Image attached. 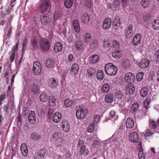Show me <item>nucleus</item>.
<instances>
[{"label":"nucleus","mask_w":159,"mask_h":159,"mask_svg":"<svg viewBox=\"0 0 159 159\" xmlns=\"http://www.w3.org/2000/svg\"><path fill=\"white\" fill-rule=\"evenodd\" d=\"M105 71L107 75L111 76L116 75L117 71L116 66L112 63H109L107 64L105 66Z\"/></svg>","instance_id":"f257e3e1"},{"label":"nucleus","mask_w":159,"mask_h":159,"mask_svg":"<svg viewBox=\"0 0 159 159\" xmlns=\"http://www.w3.org/2000/svg\"><path fill=\"white\" fill-rule=\"evenodd\" d=\"M51 139V141L55 142L57 147H60L62 144V138H61V134L57 132H55L52 134Z\"/></svg>","instance_id":"f03ea898"},{"label":"nucleus","mask_w":159,"mask_h":159,"mask_svg":"<svg viewBox=\"0 0 159 159\" xmlns=\"http://www.w3.org/2000/svg\"><path fill=\"white\" fill-rule=\"evenodd\" d=\"M87 112L86 108L82 107L80 106L76 108V117L79 119H83L85 117Z\"/></svg>","instance_id":"7ed1b4c3"},{"label":"nucleus","mask_w":159,"mask_h":159,"mask_svg":"<svg viewBox=\"0 0 159 159\" xmlns=\"http://www.w3.org/2000/svg\"><path fill=\"white\" fill-rule=\"evenodd\" d=\"M42 70L41 65L39 61H36L34 62L32 72L34 75H39L41 74Z\"/></svg>","instance_id":"20e7f679"},{"label":"nucleus","mask_w":159,"mask_h":159,"mask_svg":"<svg viewBox=\"0 0 159 159\" xmlns=\"http://www.w3.org/2000/svg\"><path fill=\"white\" fill-rule=\"evenodd\" d=\"M39 44L42 50L47 51L48 49L49 44L48 40L47 39L41 38L39 40Z\"/></svg>","instance_id":"39448f33"},{"label":"nucleus","mask_w":159,"mask_h":159,"mask_svg":"<svg viewBox=\"0 0 159 159\" xmlns=\"http://www.w3.org/2000/svg\"><path fill=\"white\" fill-rule=\"evenodd\" d=\"M50 3V0H44L42 1L40 5V10L42 12L47 11Z\"/></svg>","instance_id":"423d86ee"},{"label":"nucleus","mask_w":159,"mask_h":159,"mask_svg":"<svg viewBox=\"0 0 159 159\" xmlns=\"http://www.w3.org/2000/svg\"><path fill=\"white\" fill-rule=\"evenodd\" d=\"M125 79L127 84L134 83L135 80V75L131 72L127 73L125 75Z\"/></svg>","instance_id":"0eeeda50"},{"label":"nucleus","mask_w":159,"mask_h":159,"mask_svg":"<svg viewBox=\"0 0 159 159\" xmlns=\"http://www.w3.org/2000/svg\"><path fill=\"white\" fill-rule=\"evenodd\" d=\"M29 90L33 93L36 94L39 92V89L37 85L33 82H31L28 85Z\"/></svg>","instance_id":"6e6552de"},{"label":"nucleus","mask_w":159,"mask_h":159,"mask_svg":"<svg viewBox=\"0 0 159 159\" xmlns=\"http://www.w3.org/2000/svg\"><path fill=\"white\" fill-rule=\"evenodd\" d=\"M135 90L134 83L128 84L126 85L125 93L127 95L132 94Z\"/></svg>","instance_id":"1a4fd4ad"},{"label":"nucleus","mask_w":159,"mask_h":159,"mask_svg":"<svg viewBox=\"0 0 159 159\" xmlns=\"http://www.w3.org/2000/svg\"><path fill=\"white\" fill-rule=\"evenodd\" d=\"M111 19L107 18L105 19L103 21L102 27L103 29L106 30L109 29L111 25Z\"/></svg>","instance_id":"9d476101"},{"label":"nucleus","mask_w":159,"mask_h":159,"mask_svg":"<svg viewBox=\"0 0 159 159\" xmlns=\"http://www.w3.org/2000/svg\"><path fill=\"white\" fill-rule=\"evenodd\" d=\"M141 34L138 33L135 35L134 37L132 43L134 46H137L140 43L141 38Z\"/></svg>","instance_id":"9b49d317"},{"label":"nucleus","mask_w":159,"mask_h":159,"mask_svg":"<svg viewBox=\"0 0 159 159\" xmlns=\"http://www.w3.org/2000/svg\"><path fill=\"white\" fill-rule=\"evenodd\" d=\"M139 138L138 133L136 132H132L130 134L129 139L132 142H137L138 141Z\"/></svg>","instance_id":"f8f14e48"},{"label":"nucleus","mask_w":159,"mask_h":159,"mask_svg":"<svg viewBox=\"0 0 159 159\" xmlns=\"http://www.w3.org/2000/svg\"><path fill=\"white\" fill-rule=\"evenodd\" d=\"M122 22L120 20V18L119 17H116L113 23V27L115 30H117L121 26Z\"/></svg>","instance_id":"ddd939ff"},{"label":"nucleus","mask_w":159,"mask_h":159,"mask_svg":"<svg viewBox=\"0 0 159 159\" xmlns=\"http://www.w3.org/2000/svg\"><path fill=\"white\" fill-rule=\"evenodd\" d=\"M132 28V25H129L128 28L126 29L125 32V35L126 38L127 39H129L133 35V32Z\"/></svg>","instance_id":"4468645a"},{"label":"nucleus","mask_w":159,"mask_h":159,"mask_svg":"<svg viewBox=\"0 0 159 159\" xmlns=\"http://www.w3.org/2000/svg\"><path fill=\"white\" fill-rule=\"evenodd\" d=\"M79 70V67L76 64H73L71 66L70 72L71 75L75 76L78 73Z\"/></svg>","instance_id":"2eb2a0df"},{"label":"nucleus","mask_w":159,"mask_h":159,"mask_svg":"<svg viewBox=\"0 0 159 159\" xmlns=\"http://www.w3.org/2000/svg\"><path fill=\"white\" fill-rule=\"evenodd\" d=\"M30 138L34 141H38L42 138V136L39 133L34 132L30 134Z\"/></svg>","instance_id":"dca6fc26"},{"label":"nucleus","mask_w":159,"mask_h":159,"mask_svg":"<svg viewBox=\"0 0 159 159\" xmlns=\"http://www.w3.org/2000/svg\"><path fill=\"white\" fill-rule=\"evenodd\" d=\"M61 127L65 132H68L70 129V126L68 121L66 120H64L61 121Z\"/></svg>","instance_id":"f3484780"},{"label":"nucleus","mask_w":159,"mask_h":159,"mask_svg":"<svg viewBox=\"0 0 159 159\" xmlns=\"http://www.w3.org/2000/svg\"><path fill=\"white\" fill-rule=\"evenodd\" d=\"M28 120L29 122L31 124H34L35 123L36 119L34 111H30L28 117Z\"/></svg>","instance_id":"a211bd4d"},{"label":"nucleus","mask_w":159,"mask_h":159,"mask_svg":"<svg viewBox=\"0 0 159 159\" xmlns=\"http://www.w3.org/2000/svg\"><path fill=\"white\" fill-rule=\"evenodd\" d=\"M20 151L22 155L26 156L28 153V149L27 145L25 143H22L20 147Z\"/></svg>","instance_id":"6ab92c4d"},{"label":"nucleus","mask_w":159,"mask_h":159,"mask_svg":"<svg viewBox=\"0 0 159 159\" xmlns=\"http://www.w3.org/2000/svg\"><path fill=\"white\" fill-rule=\"evenodd\" d=\"M64 105L67 107H70L74 105L75 104V102L74 100H70L69 99H66L64 102Z\"/></svg>","instance_id":"aec40b11"},{"label":"nucleus","mask_w":159,"mask_h":159,"mask_svg":"<svg viewBox=\"0 0 159 159\" xmlns=\"http://www.w3.org/2000/svg\"><path fill=\"white\" fill-rule=\"evenodd\" d=\"M126 125L128 128H132L134 125V122L133 119L130 118H128L126 120Z\"/></svg>","instance_id":"412c9836"},{"label":"nucleus","mask_w":159,"mask_h":159,"mask_svg":"<svg viewBox=\"0 0 159 159\" xmlns=\"http://www.w3.org/2000/svg\"><path fill=\"white\" fill-rule=\"evenodd\" d=\"M61 117V114L59 112H56L53 116L52 118L53 121L55 123H58L60 121Z\"/></svg>","instance_id":"4be33fe9"},{"label":"nucleus","mask_w":159,"mask_h":159,"mask_svg":"<svg viewBox=\"0 0 159 159\" xmlns=\"http://www.w3.org/2000/svg\"><path fill=\"white\" fill-rule=\"evenodd\" d=\"M46 152V150L45 149H42L39 151L36 155V159H40L43 158Z\"/></svg>","instance_id":"5701e85b"},{"label":"nucleus","mask_w":159,"mask_h":159,"mask_svg":"<svg viewBox=\"0 0 159 159\" xmlns=\"http://www.w3.org/2000/svg\"><path fill=\"white\" fill-rule=\"evenodd\" d=\"M62 46L61 43L60 42L56 43L54 45V50L56 52H57L62 50Z\"/></svg>","instance_id":"b1692460"},{"label":"nucleus","mask_w":159,"mask_h":159,"mask_svg":"<svg viewBox=\"0 0 159 159\" xmlns=\"http://www.w3.org/2000/svg\"><path fill=\"white\" fill-rule=\"evenodd\" d=\"M115 98L118 101L120 100L124 97L123 92L121 90H117L115 93Z\"/></svg>","instance_id":"393cba45"},{"label":"nucleus","mask_w":159,"mask_h":159,"mask_svg":"<svg viewBox=\"0 0 159 159\" xmlns=\"http://www.w3.org/2000/svg\"><path fill=\"white\" fill-rule=\"evenodd\" d=\"M83 38L84 43H88L91 41V37L90 34L86 33L84 34Z\"/></svg>","instance_id":"a878e982"},{"label":"nucleus","mask_w":159,"mask_h":159,"mask_svg":"<svg viewBox=\"0 0 159 159\" xmlns=\"http://www.w3.org/2000/svg\"><path fill=\"white\" fill-rule=\"evenodd\" d=\"M81 20L84 24L87 23L89 20V18L87 13L82 14L81 16Z\"/></svg>","instance_id":"bb28decb"},{"label":"nucleus","mask_w":159,"mask_h":159,"mask_svg":"<svg viewBox=\"0 0 159 159\" xmlns=\"http://www.w3.org/2000/svg\"><path fill=\"white\" fill-rule=\"evenodd\" d=\"M89 150L87 148H86L85 146L82 145L80 149L79 153L81 155H86L89 153Z\"/></svg>","instance_id":"cd10ccee"},{"label":"nucleus","mask_w":159,"mask_h":159,"mask_svg":"<svg viewBox=\"0 0 159 159\" xmlns=\"http://www.w3.org/2000/svg\"><path fill=\"white\" fill-rule=\"evenodd\" d=\"M149 90L148 88L146 87L142 88L140 92L141 96L143 97L146 96L148 95Z\"/></svg>","instance_id":"c85d7f7f"},{"label":"nucleus","mask_w":159,"mask_h":159,"mask_svg":"<svg viewBox=\"0 0 159 159\" xmlns=\"http://www.w3.org/2000/svg\"><path fill=\"white\" fill-rule=\"evenodd\" d=\"M73 25L75 31L79 33L80 31V29L78 21L76 20H74L72 21Z\"/></svg>","instance_id":"c756f323"},{"label":"nucleus","mask_w":159,"mask_h":159,"mask_svg":"<svg viewBox=\"0 0 159 159\" xmlns=\"http://www.w3.org/2000/svg\"><path fill=\"white\" fill-rule=\"evenodd\" d=\"M75 48L78 51H81L83 49L84 44L81 41H76L75 43Z\"/></svg>","instance_id":"7c9ffc66"},{"label":"nucleus","mask_w":159,"mask_h":159,"mask_svg":"<svg viewBox=\"0 0 159 159\" xmlns=\"http://www.w3.org/2000/svg\"><path fill=\"white\" fill-rule=\"evenodd\" d=\"M149 61L148 60L144 59L140 63V66L143 68H146L149 65Z\"/></svg>","instance_id":"2f4dec72"},{"label":"nucleus","mask_w":159,"mask_h":159,"mask_svg":"<svg viewBox=\"0 0 159 159\" xmlns=\"http://www.w3.org/2000/svg\"><path fill=\"white\" fill-rule=\"evenodd\" d=\"M150 4V0H142L140 3L141 6L144 8L148 7Z\"/></svg>","instance_id":"473e14b6"},{"label":"nucleus","mask_w":159,"mask_h":159,"mask_svg":"<svg viewBox=\"0 0 159 159\" xmlns=\"http://www.w3.org/2000/svg\"><path fill=\"white\" fill-rule=\"evenodd\" d=\"M112 56L113 58L116 59H119L122 56L121 52L118 50L114 51L112 54Z\"/></svg>","instance_id":"72a5a7b5"},{"label":"nucleus","mask_w":159,"mask_h":159,"mask_svg":"<svg viewBox=\"0 0 159 159\" xmlns=\"http://www.w3.org/2000/svg\"><path fill=\"white\" fill-rule=\"evenodd\" d=\"M40 100L43 102H45L47 101H48V102H50V98L47 96L46 94L44 93H42L40 96Z\"/></svg>","instance_id":"f704fd0d"},{"label":"nucleus","mask_w":159,"mask_h":159,"mask_svg":"<svg viewBox=\"0 0 159 159\" xmlns=\"http://www.w3.org/2000/svg\"><path fill=\"white\" fill-rule=\"evenodd\" d=\"M91 59L90 61L93 64H95L97 63L99 60V57L98 55L94 54L92 55L90 57Z\"/></svg>","instance_id":"c9c22d12"},{"label":"nucleus","mask_w":159,"mask_h":159,"mask_svg":"<svg viewBox=\"0 0 159 159\" xmlns=\"http://www.w3.org/2000/svg\"><path fill=\"white\" fill-rule=\"evenodd\" d=\"M153 27L155 30L159 29V17L156 18L153 21Z\"/></svg>","instance_id":"e433bc0d"},{"label":"nucleus","mask_w":159,"mask_h":159,"mask_svg":"<svg viewBox=\"0 0 159 159\" xmlns=\"http://www.w3.org/2000/svg\"><path fill=\"white\" fill-rule=\"evenodd\" d=\"M96 77L97 79L100 81L103 80V74L102 70H99L98 71Z\"/></svg>","instance_id":"4c0bfd02"},{"label":"nucleus","mask_w":159,"mask_h":159,"mask_svg":"<svg viewBox=\"0 0 159 159\" xmlns=\"http://www.w3.org/2000/svg\"><path fill=\"white\" fill-rule=\"evenodd\" d=\"M73 0H65L64 4L65 7L67 8H70L73 4Z\"/></svg>","instance_id":"58836bf2"},{"label":"nucleus","mask_w":159,"mask_h":159,"mask_svg":"<svg viewBox=\"0 0 159 159\" xmlns=\"http://www.w3.org/2000/svg\"><path fill=\"white\" fill-rule=\"evenodd\" d=\"M105 98L106 102L108 103H111L113 101V96L111 94L107 95Z\"/></svg>","instance_id":"ea45409f"},{"label":"nucleus","mask_w":159,"mask_h":159,"mask_svg":"<svg viewBox=\"0 0 159 159\" xmlns=\"http://www.w3.org/2000/svg\"><path fill=\"white\" fill-rule=\"evenodd\" d=\"M50 109H49L48 110H47L45 108L43 107L41 110V115H43V116H44L45 114L46 113L48 112V116H47V120H48L50 119V113H49Z\"/></svg>","instance_id":"a19ab883"},{"label":"nucleus","mask_w":159,"mask_h":159,"mask_svg":"<svg viewBox=\"0 0 159 159\" xmlns=\"http://www.w3.org/2000/svg\"><path fill=\"white\" fill-rule=\"evenodd\" d=\"M130 61L128 59H124L123 63V67L125 69L129 68L130 66Z\"/></svg>","instance_id":"79ce46f5"},{"label":"nucleus","mask_w":159,"mask_h":159,"mask_svg":"<svg viewBox=\"0 0 159 159\" xmlns=\"http://www.w3.org/2000/svg\"><path fill=\"white\" fill-rule=\"evenodd\" d=\"M109 89V85L107 84H105L102 86V91L104 93H106L108 91Z\"/></svg>","instance_id":"37998d69"},{"label":"nucleus","mask_w":159,"mask_h":159,"mask_svg":"<svg viewBox=\"0 0 159 159\" xmlns=\"http://www.w3.org/2000/svg\"><path fill=\"white\" fill-rule=\"evenodd\" d=\"M139 105L138 102H135L131 106V109L133 112H136L138 111Z\"/></svg>","instance_id":"c03bdc74"},{"label":"nucleus","mask_w":159,"mask_h":159,"mask_svg":"<svg viewBox=\"0 0 159 159\" xmlns=\"http://www.w3.org/2000/svg\"><path fill=\"white\" fill-rule=\"evenodd\" d=\"M82 2H83L85 5L88 8L91 7L92 5L91 0H82Z\"/></svg>","instance_id":"a18cd8bd"},{"label":"nucleus","mask_w":159,"mask_h":159,"mask_svg":"<svg viewBox=\"0 0 159 159\" xmlns=\"http://www.w3.org/2000/svg\"><path fill=\"white\" fill-rule=\"evenodd\" d=\"M144 73L143 72L138 73L136 75V79L138 81H140L143 79Z\"/></svg>","instance_id":"49530a36"},{"label":"nucleus","mask_w":159,"mask_h":159,"mask_svg":"<svg viewBox=\"0 0 159 159\" xmlns=\"http://www.w3.org/2000/svg\"><path fill=\"white\" fill-rule=\"evenodd\" d=\"M56 99L53 96H50V106L54 107L56 104Z\"/></svg>","instance_id":"de8ad7c7"},{"label":"nucleus","mask_w":159,"mask_h":159,"mask_svg":"<svg viewBox=\"0 0 159 159\" xmlns=\"http://www.w3.org/2000/svg\"><path fill=\"white\" fill-rule=\"evenodd\" d=\"M138 156L140 159H145V154L144 153L142 148H141L140 150H139L138 154Z\"/></svg>","instance_id":"09e8293b"},{"label":"nucleus","mask_w":159,"mask_h":159,"mask_svg":"<svg viewBox=\"0 0 159 159\" xmlns=\"http://www.w3.org/2000/svg\"><path fill=\"white\" fill-rule=\"evenodd\" d=\"M95 71L94 69L92 67L89 68L87 71V73L90 76H92L94 75Z\"/></svg>","instance_id":"8fccbe9b"},{"label":"nucleus","mask_w":159,"mask_h":159,"mask_svg":"<svg viewBox=\"0 0 159 159\" xmlns=\"http://www.w3.org/2000/svg\"><path fill=\"white\" fill-rule=\"evenodd\" d=\"M56 79H55L54 78L52 79V81L51 82V86L52 88H55L57 85L58 83Z\"/></svg>","instance_id":"3c124183"},{"label":"nucleus","mask_w":159,"mask_h":159,"mask_svg":"<svg viewBox=\"0 0 159 159\" xmlns=\"http://www.w3.org/2000/svg\"><path fill=\"white\" fill-rule=\"evenodd\" d=\"M98 42L97 40H94L90 44V48L91 49H94L97 47L98 45Z\"/></svg>","instance_id":"603ef678"},{"label":"nucleus","mask_w":159,"mask_h":159,"mask_svg":"<svg viewBox=\"0 0 159 159\" xmlns=\"http://www.w3.org/2000/svg\"><path fill=\"white\" fill-rule=\"evenodd\" d=\"M150 101L149 99H146L144 102V106L147 109L149 107V105L150 103Z\"/></svg>","instance_id":"864d4df0"},{"label":"nucleus","mask_w":159,"mask_h":159,"mask_svg":"<svg viewBox=\"0 0 159 159\" xmlns=\"http://www.w3.org/2000/svg\"><path fill=\"white\" fill-rule=\"evenodd\" d=\"M49 18L47 16H44L41 18V21L42 22V23H44L45 24L49 22Z\"/></svg>","instance_id":"5fc2aeb1"},{"label":"nucleus","mask_w":159,"mask_h":159,"mask_svg":"<svg viewBox=\"0 0 159 159\" xmlns=\"http://www.w3.org/2000/svg\"><path fill=\"white\" fill-rule=\"evenodd\" d=\"M113 4L114 7L115 8H118L120 5V0H115L114 1Z\"/></svg>","instance_id":"6e6d98bb"},{"label":"nucleus","mask_w":159,"mask_h":159,"mask_svg":"<svg viewBox=\"0 0 159 159\" xmlns=\"http://www.w3.org/2000/svg\"><path fill=\"white\" fill-rule=\"evenodd\" d=\"M150 124L151 128L153 129H156L157 128V125L154 120H152L150 121Z\"/></svg>","instance_id":"4d7b16f0"},{"label":"nucleus","mask_w":159,"mask_h":159,"mask_svg":"<svg viewBox=\"0 0 159 159\" xmlns=\"http://www.w3.org/2000/svg\"><path fill=\"white\" fill-rule=\"evenodd\" d=\"M112 46L116 49H118L119 48V42L116 40H113L112 41Z\"/></svg>","instance_id":"13d9d810"},{"label":"nucleus","mask_w":159,"mask_h":159,"mask_svg":"<svg viewBox=\"0 0 159 159\" xmlns=\"http://www.w3.org/2000/svg\"><path fill=\"white\" fill-rule=\"evenodd\" d=\"M32 45H33V48L34 49H36L38 48V45L37 44V41L35 39H34L32 41Z\"/></svg>","instance_id":"bf43d9fd"},{"label":"nucleus","mask_w":159,"mask_h":159,"mask_svg":"<svg viewBox=\"0 0 159 159\" xmlns=\"http://www.w3.org/2000/svg\"><path fill=\"white\" fill-rule=\"evenodd\" d=\"M94 124L90 125L88 128V132L91 133L94 129Z\"/></svg>","instance_id":"052dcab7"},{"label":"nucleus","mask_w":159,"mask_h":159,"mask_svg":"<svg viewBox=\"0 0 159 159\" xmlns=\"http://www.w3.org/2000/svg\"><path fill=\"white\" fill-rule=\"evenodd\" d=\"M100 116L98 115H95L94 116V124H97L99 121Z\"/></svg>","instance_id":"680f3d73"},{"label":"nucleus","mask_w":159,"mask_h":159,"mask_svg":"<svg viewBox=\"0 0 159 159\" xmlns=\"http://www.w3.org/2000/svg\"><path fill=\"white\" fill-rule=\"evenodd\" d=\"M6 94L4 93H2L0 95V106L1 105L2 102L5 99Z\"/></svg>","instance_id":"e2e57ef3"},{"label":"nucleus","mask_w":159,"mask_h":159,"mask_svg":"<svg viewBox=\"0 0 159 159\" xmlns=\"http://www.w3.org/2000/svg\"><path fill=\"white\" fill-rule=\"evenodd\" d=\"M84 143V140H83L82 138L80 139H79L78 143L77 145V147L78 148L81 147L83 145Z\"/></svg>","instance_id":"0e129e2a"},{"label":"nucleus","mask_w":159,"mask_h":159,"mask_svg":"<svg viewBox=\"0 0 159 159\" xmlns=\"http://www.w3.org/2000/svg\"><path fill=\"white\" fill-rule=\"evenodd\" d=\"M21 115H19L18 116L17 118V123L18 126H20L21 125Z\"/></svg>","instance_id":"69168bd1"},{"label":"nucleus","mask_w":159,"mask_h":159,"mask_svg":"<svg viewBox=\"0 0 159 159\" xmlns=\"http://www.w3.org/2000/svg\"><path fill=\"white\" fill-rule=\"evenodd\" d=\"M156 62L157 64H159V49L156 52Z\"/></svg>","instance_id":"338daca9"},{"label":"nucleus","mask_w":159,"mask_h":159,"mask_svg":"<svg viewBox=\"0 0 159 159\" xmlns=\"http://www.w3.org/2000/svg\"><path fill=\"white\" fill-rule=\"evenodd\" d=\"M100 144V142L98 140H96L93 142V146L94 148H97L99 144Z\"/></svg>","instance_id":"774afa93"}]
</instances>
